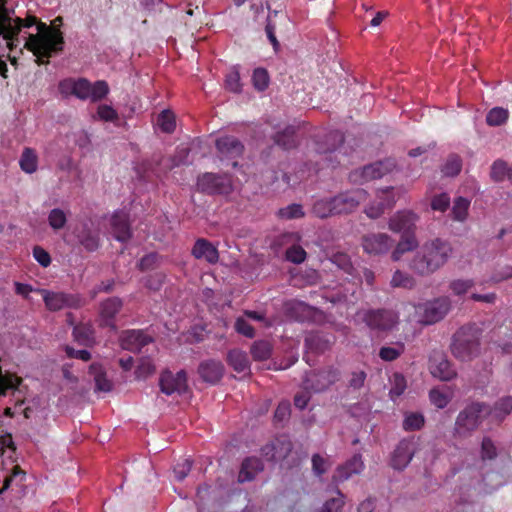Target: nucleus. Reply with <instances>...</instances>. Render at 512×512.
I'll return each instance as SVG.
<instances>
[{"instance_id": "cd10ccee", "label": "nucleus", "mask_w": 512, "mask_h": 512, "mask_svg": "<svg viewBox=\"0 0 512 512\" xmlns=\"http://www.w3.org/2000/svg\"><path fill=\"white\" fill-rule=\"evenodd\" d=\"M227 362L238 373H246L250 369L247 354L239 349L228 352Z\"/></svg>"}, {"instance_id": "5701e85b", "label": "nucleus", "mask_w": 512, "mask_h": 512, "mask_svg": "<svg viewBox=\"0 0 512 512\" xmlns=\"http://www.w3.org/2000/svg\"><path fill=\"white\" fill-rule=\"evenodd\" d=\"M195 259L205 260L209 264H216L219 261V252L216 246L205 238H198L191 250Z\"/></svg>"}, {"instance_id": "09e8293b", "label": "nucleus", "mask_w": 512, "mask_h": 512, "mask_svg": "<svg viewBox=\"0 0 512 512\" xmlns=\"http://www.w3.org/2000/svg\"><path fill=\"white\" fill-rule=\"evenodd\" d=\"M253 86L258 91H264L269 85V75L266 69L256 68L252 75Z\"/></svg>"}, {"instance_id": "680f3d73", "label": "nucleus", "mask_w": 512, "mask_h": 512, "mask_svg": "<svg viewBox=\"0 0 512 512\" xmlns=\"http://www.w3.org/2000/svg\"><path fill=\"white\" fill-rule=\"evenodd\" d=\"M159 259L160 256L157 253H149L140 259L138 267L141 271L154 269L158 265Z\"/></svg>"}, {"instance_id": "2eb2a0df", "label": "nucleus", "mask_w": 512, "mask_h": 512, "mask_svg": "<svg viewBox=\"0 0 512 512\" xmlns=\"http://www.w3.org/2000/svg\"><path fill=\"white\" fill-rule=\"evenodd\" d=\"M159 386L166 395L183 394L188 389L187 374L184 370H180L176 374L165 370L160 375Z\"/></svg>"}, {"instance_id": "473e14b6", "label": "nucleus", "mask_w": 512, "mask_h": 512, "mask_svg": "<svg viewBox=\"0 0 512 512\" xmlns=\"http://www.w3.org/2000/svg\"><path fill=\"white\" fill-rule=\"evenodd\" d=\"M89 373L94 377L96 390L101 392L111 391L112 383L109 379H107L106 373L100 364H91Z\"/></svg>"}, {"instance_id": "69168bd1", "label": "nucleus", "mask_w": 512, "mask_h": 512, "mask_svg": "<svg viewBox=\"0 0 512 512\" xmlns=\"http://www.w3.org/2000/svg\"><path fill=\"white\" fill-rule=\"evenodd\" d=\"M474 286L473 280H454L450 283V289L455 295L465 294L470 288Z\"/></svg>"}, {"instance_id": "a18cd8bd", "label": "nucleus", "mask_w": 512, "mask_h": 512, "mask_svg": "<svg viewBox=\"0 0 512 512\" xmlns=\"http://www.w3.org/2000/svg\"><path fill=\"white\" fill-rule=\"evenodd\" d=\"M278 217L281 219H298L304 217L305 213L303 211V207L300 204H290L284 208L278 210Z\"/></svg>"}, {"instance_id": "4468645a", "label": "nucleus", "mask_w": 512, "mask_h": 512, "mask_svg": "<svg viewBox=\"0 0 512 512\" xmlns=\"http://www.w3.org/2000/svg\"><path fill=\"white\" fill-rule=\"evenodd\" d=\"M451 308V301L448 297H439L428 301L419 307L423 311L421 322L431 325L442 320Z\"/></svg>"}, {"instance_id": "c9c22d12", "label": "nucleus", "mask_w": 512, "mask_h": 512, "mask_svg": "<svg viewBox=\"0 0 512 512\" xmlns=\"http://www.w3.org/2000/svg\"><path fill=\"white\" fill-rule=\"evenodd\" d=\"M272 354V345L269 341L259 340L251 346V355L256 361H263L270 358Z\"/></svg>"}, {"instance_id": "72a5a7b5", "label": "nucleus", "mask_w": 512, "mask_h": 512, "mask_svg": "<svg viewBox=\"0 0 512 512\" xmlns=\"http://www.w3.org/2000/svg\"><path fill=\"white\" fill-rule=\"evenodd\" d=\"M312 214L320 219L334 216L332 197L316 200L312 206Z\"/></svg>"}, {"instance_id": "603ef678", "label": "nucleus", "mask_w": 512, "mask_h": 512, "mask_svg": "<svg viewBox=\"0 0 512 512\" xmlns=\"http://www.w3.org/2000/svg\"><path fill=\"white\" fill-rule=\"evenodd\" d=\"M512 411V397H504L494 405L493 412L497 418L503 419Z\"/></svg>"}, {"instance_id": "9d476101", "label": "nucleus", "mask_w": 512, "mask_h": 512, "mask_svg": "<svg viewBox=\"0 0 512 512\" xmlns=\"http://www.w3.org/2000/svg\"><path fill=\"white\" fill-rule=\"evenodd\" d=\"M395 168V161L385 159L366 165L349 173V180L352 183L362 184L364 182L379 179Z\"/></svg>"}, {"instance_id": "39448f33", "label": "nucleus", "mask_w": 512, "mask_h": 512, "mask_svg": "<svg viewBox=\"0 0 512 512\" xmlns=\"http://www.w3.org/2000/svg\"><path fill=\"white\" fill-rule=\"evenodd\" d=\"M489 413L491 410L483 403L474 402L467 405L456 418L453 429L454 437L457 439L470 437Z\"/></svg>"}, {"instance_id": "412c9836", "label": "nucleus", "mask_w": 512, "mask_h": 512, "mask_svg": "<svg viewBox=\"0 0 512 512\" xmlns=\"http://www.w3.org/2000/svg\"><path fill=\"white\" fill-rule=\"evenodd\" d=\"M364 462L362 460V456L360 454H355L351 459H349L346 463L339 465L333 476H332V484L338 485L346 480H348L353 475H358L364 470Z\"/></svg>"}, {"instance_id": "393cba45", "label": "nucleus", "mask_w": 512, "mask_h": 512, "mask_svg": "<svg viewBox=\"0 0 512 512\" xmlns=\"http://www.w3.org/2000/svg\"><path fill=\"white\" fill-rule=\"evenodd\" d=\"M429 369L433 377L442 381H450L456 377V371L452 364L442 355L430 359Z\"/></svg>"}, {"instance_id": "79ce46f5", "label": "nucleus", "mask_w": 512, "mask_h": 512, "mask_svg": "<svg viewBox=\"0 0 512 512\" xmlns=\"http://www.w3.org/2000/svg\"><path fill=\"white\" fill-rule=\"evenodd\" d=\"M48 223L55 231L63 229L67 223V215L62 209L54 208L48 214Z\"/></svg>"}, {"instance_id": "aec40b11", "label": "nucleus", "mask_w": 512, "mask_h": 512, "mask_svg": "<svg viewBox=\"0 0 512 512\" xmlns=\"http://www.w3.org/2000/svg\"><path fill=\"white\" fill-rule=\"evenodd\" d=\"M377 198L379 201L371 203L364 211L367 217L371 219L379 218L386 209L392 208L396 202L392 187L379 189L377 192Z\"/></svg>"}, {"instance_id": "864d4df0", "label": "nucleus", "mask_w": 512, "mask_h": 512, "mask_svg": "<svg viewBox=\"0 0 512 512\" xmlns=\"http://www.w3.org/2000/svg\"><path fill=\"white\" fill-rule=\"evenodd\" d=\"M306 256V251L300 245L293 244L286 250V259L294 264L303 263Z\"/></svg>"}, {"instance_id": "e2e57ef3", "label": "nucleus", "mask_w": 512, "mask_h": 512, "mask_svg": "<svg viewBox=\"0 0 512 512\" xmlns=\"http://www.w3.org/2000/svg\"><path fill=\"white\" fill-rule=\"evenodd\" d=\"M225 87L234 93L241 91L240 75L238 71L233 70L226 75Z\"/></svg>"}, {"instance_id": "c85d7f7f", "label": "nucleus", "mask_w": 512, "mask_h": 512, "mask_svg": "<svg viewBox=\"0 0 512 512\" xmlns=\"http://www.w3.org/2000/svg\"><path fill=\"white\" fill-rule=\"evenodd\" d=\"M418 247V241L415 234H405L401 236L400 241L392 252L393 261H398L406 252L413 251Z\"/></svg>"}, {"instance_id": "0eeeda50", "label": "nucleus", "mask_w": 512, "mask_h": 512, "mask_svg": "<svg viewBox=\"0 0 512 512\" xmlns=\"http://www.w3.org/2000/svg\"><path fill=\"white\" fill-rule=\"evenodd\" d=\"M368 198V192L362 188L351 189L332 197L334 216L352 214Z\"/></svg>"}, {"instance_id": "bf43d9fd", "label": "nucleus", "mask_w": 512, "mask_h": 512, "mask_svg": "<svg viewBox=\"0 0 512 512\" xmlns=\"http://www.w3.org/2000/svg\"><path fill=\"white\" fill-rule=\"evenodd\" d=\"M329 466L330 465H329L328 461L325 458H323L321 455L314 454L312 456V470L316 476L320 477L323 474H325L327 472Z\"/></svg>"}, {"instance_id": "338daca9", "label": "nucleus", "mask_w": 512, "mask_h": 512, "mask_svg": "<svg viewBox=\"0 0 512 512\" xmlns=\"http://www.w3.org/2000/svg\"><path fill=\"white\" fill-rule=\"evenodd\" d=\"M192 467V463L190 460L185 459L182 462L177 463L174 466L173 472L174 476L178 481H182L189 474Z\"/></svg>"}, {"instance_id": "c756f323", "label": "nucleus", "mask_w": 512, "mask_h": 512, "mask_svg": "<svg viewBox=\"0 0 512 512\" xmlns=\"http://www.w3.org/2000/svg\"><path fill=\"white\" fill-rule=\"evenodd\" d=\"M276 145L284 150H290L297 146L296 130L292 126L286 127L283 131L277 132L274 137Z\"/></svg>"}, {"instance_id": "6e6d98bb", "label": "nucleus", "mask_w": 512, "mask_h": 512, "mask_svg": "<svg viewBox=\"0 0 512 512\" xmlns=\"http://www.w3.org/2000/svg\"><path fill=\"white\" fill-rule=\"evenodd\" d=\"M497 457V449L489 437H484L481 443V458L483 460H493Z\"/></svg>"}, {"instance_id": "6ab92c4d", "label": "nucleus", "mask_w": 512, "mask_h": 512, "mask_svg": "<svg viewBox=\"0 0 512 512\" xmlns=\"http://www.w3.org/2000/svg\"><path fill=\"white\" fill-rule=\"evenodd\" d=\"M120 341L123 349L140 352L144 346L153 341V338L145 330L129 329L121 333Z\"/></svg>"}, {"instance_id": "20e7f679", "label": "nucleus", "mask_w": 512, "mask_h": 512, "mask_svg": "<svg viewBox=\"0 0 512 512\" xmlns=\"http://www.w3.org/2000/svg\"><path fill=\"white\" fill-rule=\"evenodd\" d=\"M481 330L476 324H467L453 335L451 352L461 361H470L479 353Z\"/></svg>"}, {"instance_id": "dca6fc26", "label": "nucleus", "mask_w": 512, "mask_h": 512, "mask_svg": "<svg viewBox=\"0 0 512 512\" xmlns=\"http://www.w3.org/2000/svg\"><path fill=\"white\" fill-rule=\"evenodd\" d=\"M393 244V239L386 233H368L361 240L364 252L374 256L386 254Z\"/></svg>"}, {"instance_id": "f03ea898", "label": "nucleus", "mask_w": 512, "mask_h": 512, "mask_svg": "<svg viewBox=\"0 0 512 512\" xmlns=\"http://www.w3.org/2000/svg\"><path fill=\"white\" fill-rule=\"evenodd\" d=\"M64 38L60 30H52L45 23L38 25V34H30L24 47L36 57L38 65L49 63L53 54L62 51Z\"/></svg>"}, {"instance_id": "0e129e2a", "label": "nucleus", "mask_w": 512, "mask_h": 512, "mask_svg": "<svg viewBox=\"0 0 512 512\" xmlns=\"http://www.w3.org/2000/svg\"><path fill=\"white\" fill-rule=\"evenodd\" d=\"M235 330L248 338H253L255 335V330L253 326L244 318L239 317L235 321Z\"/></svg>"}, {"instance_id": "9b49d317", "label": "nucleus", "mask_w": 512, "mask_h": 512, "mask_svg": "<svg viewBox=\"0 0 512 512\" xmlns=\"http://www.w3.org/2000/svg\"><path fill=\"white\" fill-rule=\"evenodd\" d=\"M215 146L219 159L230 162L233 168L238 167V159L244 152L243 143L235 136L225 135L216 139Z\"/></svg>"}, {"instance_id": "f8f14e48", "label": "nucleus", "mask_w": 512, "mask_h": 512, "mask_svg": "<svg viewBox=\"0 0 512 512\" xmlns=\"http://www.w3.org/2000/svg\"><path fill=\"white\" fill-rule=\"evenodd\" d=\"M340 373L337 369L328 368L318 372L312 371L306 374L303 388L306 391L319 393L339 380Z\"/></svg>"}, {"instance_id": "c03bdc74", "label": "nucleus", "mask_w": 512, "mask_h": 512, "mask_svg": "<svg viewBox=\"0 0 512 512\" xmlns=\"http://www.w3.org/2000/svg\"><path fill=\"white\" fill-rule=\"evenodd\" d=\"M508 119V111L501 107L492 108L487 116L486 122L489 126H500Z\"/></svg>"}, {"instance_id": "37998d69", "label": "nucleus", "mask_w": 512, "mask_h": 512, "mask_svg": "<svg viewBox=\"0 0 512 512\" xmlns=\"http://www.w3.org/2000/svg\"><path fill=\"white\" fill-rule=\"evenodd\" d=\"M407 388L406 378L401 373H394L391 378L390 397L392 399L401 396Z\"/></svg>"}, {"instance_id": "f704fd0d", "label": "nucleus", "mask_w": 512, "mask_h": 512, "mask_svg": "<svg viewBox=\"0 0 512 512\" xmlns=\"http://www.w3.org/2000/svg\"><path fill=\"white\" fill-rule=\"evenodd\" d=\"M390 284L394 288H404L411 290L416 286L415 278L401 270H396L391 278Z\"/></svg>"}, {"instance_id": "a878e982", "label": "nucleus", "mask_w": 512, "mask_h": 512, "mask_svg": "<svg viewBox=\"0 0 512 512\" xmlns=\"http://www.w3.org/2000/svg\"><path fill=\"white\" fill-rule=\"evenodd\" d=\"M1 29H3V37L8 41L7 45L10 50L16 46L15 41H18V35L23 25V19L16 17L13 22L9 17H2L0 19Z\"/></svg>"}, {"instance_id": "7ed1b4c3", "label": "nucleus", "mask_w": 512, "mask_h": 512, "mask_svg": "<svg viewBox=\"0 0 512 512\" xmlns=\"http://www.w3.org/2000/svg\"><path fill=\"white\" fill-rule=\"evenodd\" d=\"M58 90L63 97L75 96L80 100H90L93 103L104 99L109 93L108 83L98 80L91 83L86 78H66L59 82Z\"/></svg>"}, {"instance_id": "774afa93", "label": "nucleus", "mask_w": 512, "mask_h": 512, "mask_svg": "<svg viewBox=\"0 0 512 512\" xmlns=\"http://www.w3.org/2000/svg\"><path fill=\"white\" fill-rule=\"evenodd\" d=\"M33 257L42 267H48L51 263L50 254L40 246L33 248Z\"/></svg>"}, {"instance_id": "7c9ffc66", "label": "nucleus", "mask_w": 512, "mask_h": 512, "mask_svg": "<svg viewBox=\"0 0 512 512\" xmlns=\"http://www.w3.org/2000/svg\"><path fill=\"white\" fill-rule=\"evenodd\" d=\"M21 170L27 174H32L38 169V155L33 148L25 147L19 159Z\"/></svg>"}, {"instance_id": "3c124183", "label": "nucleus", "mask_w": 512, "mask_h": 512, "mask_svg": "<svg viewBox=\"0 0 512 512\" xmlns=\"http://www.w3.org/2000/svg\"><path fill=\"white\" fill-rule=\"evenodd\" d=\"M509 167L503 160H496L491 167L490 176L495 182H501L507 178Z\"/></svg>"}, {"instance_id": "13d9d810", "label": "nucleus", "mask_w": 512, "mask_h": 512, "mask_svg": "<svg viewBox=\"0 0 512 512\" xmlns=\"http://www.w3.org/2000/svg\"><path fill=\"white\" fill-rule=\"evenodd\" d=\"M450 206V197L447 193L435 195L431 200V208L434 211L445 212Z\"/></svg>"}, {"instance_id": "b1692460", "label": "nucleus", "mask_w": 512, "mask_h": 512, "mask_svg": "<svg viewBox=\"0 0 512 512\" xmlns=\"http://www.w3.org/2000/svg\"><path fill=\"white\" fill-rule=\"evenodd\" d=\"M198 373L204 382L214 385L222 379L224 366L216 360L203 361L198 367Z\"/></svg>"}, {"instance_id": "1a4fd4ad", "label": "nucleus", "mask_w": 512, "mask_h": 512, "mask_svg": "<svg viewBox=\"0 0 512 512\" xmlns=\"http://www.w3.org/2000/svg\"><path fill=\"white\" fill-rule=\"evenodd\" d=\"M45 306L50 311H59L64 308L78 309L85 305V299L79 294L52 292L46 289L40 290Z\"/></svg>"}, {"instance_id": "4d7b16f0", "label": "nucleus", "mask_w": 512, "mask_h": 512, "mask_svg": "<svg viewBox=\"0 0 512 512\" xmlns=\"http://www.w3.org/2000/svg\"><path fill=\"white\" fill-rule=\"evenodd\" d=\"M332 262L347 274H352L354 268L346 253H336L332 257Z\"/></svg>"}, {"instance_id": "5fc2aeb1", "label": "nucleus", "mask_w": 512, "mask_h": 512, "mask_svg": "<svg viewBox=\"0 0 512 512\" xmlns=\"http://www.w3.org/2000/svg\"><path fill=\"white\" fill-rule=\"evenodd\" d=\"M429 399L431 403L439 409L445 408L450 402L448 394L436 388L430 390Z\"/></svg>"}, {"instance_id": "2f4dec72", "label": "nucleus", "mask_w": 512, "mask_h": 512, "mask_svg": "<svg viewBox=\"0 0 512 512\" xmlns=\"http://www.w3.org/2000/svg\"><path fill=\"white\" fill-rule=\"evenodd\" d=\"M73 336L75 341L83 346H91L94 343V329L92 325L80 323L74 326Z\"/></svg>"}, {"instance_id": "a19ab883", "label": "nucleus", "mask_w": 512, "mask_h": 512, "mask_svg": "<svg viewBox=\"0 0 512 512\" xmlns=\"http://www.w3.org/2000/svg\"><path fill=\"white\" fill-rule=\"evenodd\" d=\"M157 125L165 133H172L176 128L175 115L170 110H163L157 117Z\"/></svg>"}, {"instance_id": "f3484780", "label": "nucleus", "mask_w": 512, "mask_h": 512, "mask_svg": "<svg viewBox=\"0 0 512 512\" xmlns=\"http://www.w3.org/2000/svg\"><path fill=\"white\" fill-rule=\"evenodd\" d=\"M123 307V301L119 297H110L100 303L99 326L116 330L115 318Z\"/></svg>"}, {"instance_id": "49530a36", "label": "nucleus", "mask_w": 512, "mask_h": 512, "mask_svg": "<svg viewBox=\"0 0 512 512\" xmlns=\"http://www.w3.org/2000/svg\"><path fill=\"white\" fill-rule=\"evenodd\" d=\"M26 473L21 469L19 465H14L12 467L11 473L7 475L3 482V488L0 490V493L3 490L8 489L12 483L15 482L16 485H20L25 480Z\"/></svg>"}, {"instance_id": "423d86ee", "label": "nucleus", "mask_w": 512, "mask_h": 512, "mask_svg": "<svg viewBox=\"0 0 512 512\" xmlns=\"http://www.w3.org/2000/svg\"><path fill=\"white\" fill-rule=\"evenodd\" d=\"M362 321L371 330L388 332L399 323V315L392 309H369L363 313Z\"/></svg>"}, {"instance_id": "4be33fe9", "label": "nucleus", "mask_w": 512, "mask_h": 512, "mask_svg": "<svg viewBox=\"0 0 512 512\" xmlns=\"http://www.w3.org/2000/svg\"><path fill=\"white\" fill-rule=\"evenodd\" d=\"M111 232L114 238L120 242L128 241L131 236V228L129 222V216L124 211H116L111 216L110 220Z\"/></svg>"}, {"instance_id": "ea45409f", "label": "nucleus", "mask_w": 512, "mask_h": 512, "mask_svg": "<svg viewBox=\"0 0 512 512\" xmlns=\"http://www.w3.org/2000/svg\"><path fill=\"white\" fill-rule=\"evenodd\" d=\"M405 351V345L402 342L397 343L395 346H383L379 350V357L383 361L391 362L398 359Z\"/></svg>"}, {"instance_id": "bb28decb", "label": "nucleus", "mask_w": 512, "mask_h": 512, "mask_svg": "<svg viewBox=\"0 0 512 512\" xmlns=\"http://www.w3.org/2000/svg\"><path fill=\"white\" fill-rule=\"evenodd\" d=\"M263 469V463L259 458L248 457L242 462L238 481L240 483L252 481L259 472L263 471Z\"/></svg>"}, {"instance_id": "e433bc0d", "label": "nucleus", "mask_w": 512, "mask_h": 512, "mask_svg": "<svg viewBox=\"0 0 512 512\" xmlns=\"http://www.w3.org/2000/svg\"><path fill=\"white\" fill-rule=\"evenodd\" d=\"M462 169V159L457 154H450L444 165L442 166V173L448 177L457 176Z\"/></svg>"}, {"instance_id": "4c0bfd02", "label": "nucleus", "mask_w": 512, "mask_h": 512, "mask_svg": "<svg viewBox=\"0 0 512 512\" xmlns=\"http://www.w3.org/2000/svg\"><path fill=\"white\" fill-rule=\"evenodd\" d=\"M424 424L425 418L421 413L409 412L405 414L402 427L405 431H417L420 430Z\"/></svg>"}, {"instance_id": "de8ad7c7", "label": "nucleus", "mask_w": 512, "mask_h": 512, "mask_svg": "<svg viewBox=\"0 0 512 512\" xmlns=\"http://www.w3.org/2000/svg\"><path fill=\"white\" fill-rule=\"evenodd\" d=\"M274 444L275 447L277 448L275 449L276 461L285 459L290 454L293 448L292 442L285 436H281L274 439Z\"/></svg>"}, {"instance_id": "052dcab7", "label": "nucleus", "mask_w": 512, "mask_h": 512, "mask_svg": "<svg viewBox=\"0 0 512 512\" xmlns=\"http://www.w3.org/2000/svg\"><path fill=\"white\" fill-rule=\"evenodd\" d=\"M98 117L106 122H113L118 119L117 111L110 105L102 104L97 108Z\"/></svg>"}, {"instance_id": "58836bf2", "label": "nucleus", "mask_w": 512, "mask_h": 512, "mask_svg": "<svg viewBox=\"0 0 512 512\" xmlns=\"http://www.w3.org/2000/svg\"><path fill=\"white\" fill-rule=\"evenodd\" d=\"M470 201L464 197H458L455 199L452 207V218L455 221H464L468 216V209Z\"/></svg>"}, {"instance_id": "ddd939ff", "label": "nucleus", "mask_w": 512, "mask_h": 512, "mask_svg": "<svg viewBox=\"0 0 512 512\" xmlns=\"http://www.w3.org/2000/svg\"><path fill=\"white\" fill-rule=\"evenodd\" d=\"M417 449L418 439L415 436L402 439L392 453L391 466L396 470H403L411 462Z\"/></svg>"}, {"instance_id": "f257e3e1", "label": "nucleus", "mask_w": 512, "mask_h": 512, "mask_svg": "<svg viewBox=\"0 0 512 512\" xmlns=\"http://www.w3.org/2000/svg\"><path fill=\"white\" fill-rule=\"evenodd\" d=\"M452 252L453 248L448 241L441 238L428 240L410 260L409 268L419 276H430L448 262Z\"/></svg>"}, {"instance_id": "6e6552de", "label": "nucleus", "mask_w": 512, "mask_h": 512, "mask_svg": "<svg viewBox=\"0 0 512 512\" xmlns=\"http://www.w3.org/2000/svg\"><path fill=\"white\" fill-rule=\"evenodd\" d=\"M198 190L209 195H228L233 191L232 179L227 174L206 172L197 178Z\"/></svg>"}, {"instance_id": "a211bd4d", "label": "nucleus", "mask_w": 512, "mask_h": 512, "mask_svg": "<svg viewBox=\"0 0 512 512\" xmlns=\"http://www.w3.org/2000/svg\"><path fill=\"white\" fill-rule=\"evenodd\" d=\"M418 215L412 211L404 210L395 213L388 222V227L395 233L415 234Z\"/></svg>"}, {"instance_id": "8fccbe9b", "label": "nucleus", "mask_w": 512, "mask_h": 512, "mask_svg": "<svg viewBox=\"0 0 512 512\" xmlns=\"http://www.w3.org/2000/svg\"><path fill=\"white\" fill-rule=\"evenodd\" d=\"M336 493L337 497L327 500L320 512H341L344 506V495L338 488L336 489Z\"/></svg>"}]
</instances>
